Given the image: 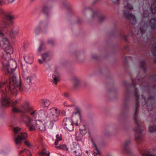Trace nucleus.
Listing matches in <instances>:
<instances>
[{
	"label": "nucleus",
	"mask_w": 156,
	"mask_h": 156,
	"mask_svg": "<svg viewBox=\"0 0 156 156\" xmlns=\"http://www.w3.org/2000/svg\"><path fill=\"white\" fill-rule=\"evenodd\" d=\"M0 48L4 50L9 56L10 54L13 53L12 48L9 41L6 37L4 36L0 37Z\"/></svg>",
	"instance_id": "f257e3e1"
},
{
	"label": "nucleus",
	"mask_w": 156,
	"mask_h": 156,
	"mask_svg": "<svg viewBox=\"0 0 156 156\" xmlns=\"http://www.w3.org/2000/svg\"><path fill=\"white\" fill-rule=\"evenodd\" d=\"M21 85V79L17 78L16 76L10 78L9 87L10 90H14L16 91L20 90Z\"/></svg>",
	"instance_id": "f03ea898"
},
{
	"label": "nucleus",
	"mask_w": 156,
	"mask_h": 156,
	"mask_svg": "<svg viewBox=\"0 0 156 156\" xmlns=\"http://www.w3.org/2000/svg\"><path fill=\"white\" fill-rule=\"evenodd\" d=\"M133 6L129 3L124 5V9L122 12L123 16L124 17L129 20L130 21L132 20L134 21H136L135 16L129 12V10H132L133 9Z\"/></svg>",
	"instance_id": "7ed1b4c3"
},
{
	"label": "nucleus",
	"mask_w": 156,
	"mask_h": 156,
	"mask_svg": "<svg viewBox=\"0 0 156 156\" xmlns=\"http://www.w3.org/2000/svg\"><path fill=\"white\" fill-rule=\"evenodd\" d=\"M66 150L75 154L76 156L80 155L82 153L81 149L79 145L75 143L68 145L66 147Z\"/></svg>",
	"instance_id": "20e7f679"
},
{
	"label": "nucleus",
	"mask_w": 156,
	"mask_h": 156,
	"mask_svg": "<svg viewBox=\"0 0 156 156\" xmlns=\"http://www.w3.org/2000/svg\"><path fill=\"white\" fill-rule=\"evenodd\" d=\"M139 105L138 104V102L136 100V108L134 114V119L136 125V127L135 129V130L137 133H141L142 132V129L140 125V121L138 119L137 114V112L139 109Z\"/></svg>",
	"instance_id": "39448f33"
},
{
	"label": "nucleus",
	"mask_w": 156,
	"mask_h": 156,
	"mask_svg": "<svg viewBox=\"0 0 156 156\" xmlns=\"http://www.w3.org/2000/svg\"><path fill=\"white\" fill-rule=\"evenodd\" d=\"M60 114V111L56 108L52 111L50 116V125L52 127H56L58 125V116Z\"/></svg>",
	"instance_id": "423d86ee"
},
{
	"label": "nucleus",
	"mask_w": 156,
	"mask_h": 156,
	"mask_svg": "<svg viewBox=\"0 0 156 156\" xmlns=\"http://www.w3.org/2000/svg\"><path fill=\"white\" fill-rule=\"evenodd\" d=\"M28 137L27 133L25 132H21L14 138V140L16 144H21L22 143L21 141L25 140Z\"/></svg>",
	"instance_id": "0eeeda50"
},
{
	"label": "nucleus",
	"mask_w": 156,
	"mask_h": 156,
	"mask_svg": "<svg viewBox=\"0 0 156 156\" xmlns=\"http://www.w3.org/2000/svg\"><path fill=\"white\" fill-rule=\"evenodd\" d=\"M13 63L11 64L10 65L9 64H6V69L7 70L8 73L10 74H13V72L15 70L16 68V65L15 62L13 61Z\"/></svg>",
	"instance_id": "6e6552de"
},
{
	"label": "nucleus",
	"mask_w": 156,
	"mask_h": 156,
	"mask_svg": "<svg viewBox=\"0 0 156 156\" xmlns=\"http://www.w3.org/2000/svg\"><path fill=\"white\" fill-rule=\"evenodd\" d=\"M28 119V123L27 125L29 127V130L30 131L35 130L36 129V125L35 126L33 123V119H30L29 117L27 118Z\"/></svg>",
	"instance_id": "1a4fd4ad"
},
{
	"label": "nucleus",
	"mask_w": 156,
	"mask_h": 156,
	"mask_svg": "<svg viewBox=\"0 0 156 156\" xmlns=\"http://www.w3.org/2000/svg\"><path fill=\"white\" fill-rule=\"evenodd\" d=\"M36 126L42 130L44 131L46 130L44 124L40 120L36 121Z\"/></svg>",
	"instance_id": "9d476101"
},
{
	"label": "nucleus",
	"mask_w": 156,
	"mask_h": 156,
	"mask_svg": "<svg viewBox=\"0 0 156 156\" xmlns=\"http://www.w3.org/2000/svg\"><path fill=\"white\" fill-rule=\"evenodd\" d=\"M79 130L80 133L81 134L84 135L86 134L88 131L90 134V132L88 129H87V127L85 125H82L80 127Z\"/></svg>",
	"instance_id": "9b49d317"
},
{
	"label": "nucleus",
	"mask_w": 156,
	"mask_h": 156,
	"mask_svg": "<svg viewBox=\"0 0 156 156\" xmlns=\"http://www.w3.org/2000/svg\"><path fill=\"white\" fill-rule=\"evenodd\" d=\"M148 131L151 133L156 131V121L155 120L152 122V125L149 127Z\"/></svg>",
	"instance_id": "f8f14e48"
},
{
	"label": "nucleus",
	"mask_w": 156,
	"mask_h": 156,
	"mask_svg": "<svg viewBox=\"0 0 156 156\" xmlns=\"http://www.w3.org/2000/svg\"><path fill=\"white\" fill-rule=\"evenodd\" d=\"M149 24L152 29H154L156 27V20L154 19L151 20Z\"/></svg>",
	"instance_id": "ddd939ff"
},
{
	"label": "nucleus",
	"mask_w": 156,
	"mask_h": 156,
	"mask_svg": "<svg viewBox=\"0 0 156 156\" xmlns=\"http://www.w3.org/2000/svg\"><path fill=\"white\" fill-rule=\"evenodd\" d=\"M151 51L154 56V60L156 62V44L152 47Z\"/></svg>",
	"instance_id": "4468645a"
},
{
	"label": "nucleus",
	"mask_w": 156,
	"mask_h": 156,
	"mask_svg": "<svg viewBox=\"0 0 156 156\" xmlns=\"http://www.w3.org/2000/svg\"><path fill=\"white\" fill-rule=\"evenodd\" d=\"M72 80L74 83V87L75 88L78 87L80 84L79 81L75 77L73 78Z\"/></svg>",
	"instance_id": "2eb2a0df"
},
{
	"label": "nucleus",
	"mask_w": 156,
	"mask_h": 156,
	"mask_svg": "<svg viewBox=\"0 0 156 156\" xmlns=\"http://www.w3.org/2000/svg\"><path fill=\"white\" fill-rule=\"evenodd\" d=\"M5 52L6 53L4 54L3 55V58L5 60H8L10 59L11 58V55L12 53L10 54L9 56L8 54H7L6 52Z\"/></svg>",
	"instance_id": "dca6fc26"
},
{
	"label": "nucleus",
	"mask_w": 156,
	"mask_h": 156,
	"mask_svg": "<svg viewBox=\"0 0 156 156\" xmlns=\"http://www.w3.org/2000/svg\"><path fill=\"white\" fill-rule=\"evenodd\" d=\"M66 128L69 131H72L73 130V125L72 123L66 124Z\"/></svg>",
	"instance_id": "f3484780"
},
{
	"label": "nucleus",
	"mask_w": 156,
	"mask_h": 156,
	"mask_svg": "<svg viewBox=\"0 0 156 156\" xmlns=\"http://www.w3.org/2000/svg\"><path fill=\"white\" fill-rule=\"evenodd\" d=\"M21 130V128L18 127H14L13 129V131L16 135Z\"/></svg>",
	"instance_id": "a211bd4d"
},
{
	"label": "nucleus",
	"mask_w": 156,
	"mask_h": 156,
	"mask_svg": "<svg viewBox=\"0 0 156 156\" xmlns=\"http://www.w3.org/2000/svg\"><path fill=\"white\" fill-rule=\"evenodd\" d=\"M18 34V32L16 30H12L11 31V35L12 37H15Z\"/></svg>",
	"instance_id": "6ab92c4d"
},
{
	"label": "nucleus",
	"mask_w": 156,
	"mask_h": 156,
	"mask_svg": "<svg viewBox=\"0 0 156 156\" xmlns=\"http://www.w3.org/2000/svg\"><path fill=\"white\" fill-rule=\"evenodd\" d=\"M105 20V17L103 16H100L98 18V21L99 23H101L104 21Z\"/></svg>",
	"instance_id": "aec40b11"
},
{
	"label": "nucleus",
	"mask_w": 156,
	"mask_h": 156,
	"mask_svg": "<svg viewBox=\"0 0 156 156\" xmlns=\"http://www.w3.org/2000/svg\"><path fill=\"white\" fill-rule=\"evenodd\" d=\"M49 56V55L48 53H45L42 55V57L44 61H45L46 57Z\"/></svg>",
	"instance_id": "412c9836"
},
{
	"label": "nucleus",
	"mask_w": 156,
	"mask_h": 156,
	"mask_svg": "<svg viewBox=\"0 0 156 156\" xmlns=\"http://www.w3.org/2000/svg\"><path fill=\"white\" fill-rule=\"evenodd\" d=\"M6 19L9 20H13L14 18V17L13 16L10 15H8L6 16Z\"/></svg>",
	"instance_id": "4be33fe9"
},
{
	"label": "nucleus",
	"mask_w": 156,
	"mask_h": 156,
	"mask_svg": "<svg viewBox=\"0 0 156 156\" xmlns=\"http://www.w3.org/2000/svg\"><path fill=\"white\" fill-rule=\"evenodd\" d=\"M53 80H54V82L55 84H57V82L59 80L58 78V77H56V76H55L54 77Z\"/></svg>",
	"instance_id": "5701e85b"
},
{
	"label": "nucleus",
	"mask_w": 156,
	"mask_h": 156,
	"mask_svg": "<svg viewBox=\"0 0 156 156\" xmlns=\"http://www.w3.org/2000/svg\"><path fill=\"white\" fill-rule=\"evenodd\" d=\"M98 14L96 12H94L92 15V18L94 19L98 18Z\"/></svg>",
	"instance_id": "b1692460"
},
{
	"label": "nucleus",
	"mask_w": 156,
	"mask_h": 156,
	"mask_svg": "<svg viewBox=\"0 0 156 156\" xmlns=\"http://www.w3.org/2000/svg\"><path fill=\"white\" fill-rule=\"evenodd\" d=\"M130 143V140H128L127 141H126L125 143L124 144V148H127V147L129 145V144Z\"/></svg>",
	"instance_id": "393cba45"
},
{
	"label": "nucleus",
	"mask_w": 156,
	"mask_h": 156,
	"mask_svg": "<svg viewBox=\"0 0 156 156\" xmlns=\"http://www.w3.org/2000/svg\"><path fill=\"white\" fill-rule=\"evenodd\" d=\"M124 150L128 154H130L131 153V151L129 149L127 148H124Z\"/></svg>",
	"instance_id": "a878e982"
},
{
	"label": "nucleus",
	"mask_w": 156,
	"mask_h": 156,
	"mask_svg": "<svg viewBox=\"0 0 156 156\" xmlns=\"http://www.w3.org/2000/svg\"><path fill=\"white\" fill-rule=\"evenodd\" d=\"M13 112H20L21 111L16 108L15 107H13L12 108V110Z\"/></svg>",
	"instance_id": "bb28decb"
},
{
	"label": "nucleus",
	"mask_w": 156,
	"mask_h": 156,
	"mask_svg": "<svg viewBox=\"0 0 156 156\" xmlns=\"http://www.w3.org/2000/svg\"><path fill=\"white\" fill-rule=\"evenodd\" d=\"M146 26L144 25L143 27H141L140 29V31L142 33H144L145 31V29L146 28Z\"/></svg>",
	"instance_id": "cd10ccee"
},
{
	"label": "nucleus",
	"mask_w": 156,
	"mask_h": 156,
	"mask_svg": "<svg viewBox=\"0 0 156 156\" xmlns=\"http://www.w3.org/2000/svg\"><path fill=\"white\" fill-rule=\"evenodd\" d=\"M44 105L46 107H48L49 105V103L48 101H44Z\"/></svg>",
	"instance_id": "c85d7f7f"
},
{
	"label": "nucleus",
	"mask_w": 156,
	"mask_h": 156,
	"mask_svg": "<svg viewBox=\"0 0 156 156\" xmlns=\"http://www.w3.org/2000/svg\"><path fill=\"white\" fill-rule=\"evenodd\" d=\"M135 95L136 98L138 99L139 97V95L136 89L135 90Z\"/></svg>",
	"instance_id": "c756f323"
},
{
	"label": "nucleus",
	"mask_w": 156,
	"mask_h": 156,
	"mask_svg": "<svg viewBox=\"0 0 156 156\" xmlns=\"http://www.w3.org/2000/svg\"><path fill=\"white\" fill-rule=\"evenodd\" d=\"M114 4H117L119 2V0H111Z\"/></svg>",
	"instance_id": "7c9ffc66"
},
{
	"label": "nucleus",
	"mask_w": 156,
	"mask_h": 156,
	"mask_svg": "<svg viewBox=\"0 0 156 156\" xmlns=\"http://www.w3.org/2000/svg\"><path fill=\"white\" fill-rule=\"evenodd\" d=\"M25 144L28 147H30V144L27 141H25L24 142Z\"/></svg>",
	"instance_id": "2f4dec72"
},
{
	"label": "nucleus",
	"mask_w": 156,
	"mask_h": 156,
	"mask_svg": "<svg viewBox=\"0 0 156 156\" xmlns=\"http://www.w3.org/2000/svg\"><path fill=\"white\" fill-rule=\"evenodd\" d=\"M27 82L28 83H30L31 81V79L30 77H27L26 79Z\"/></svg>",
	"instance_id": "473e14b6"
},
{
	"label": "nucleus",
	"mask_w": 156,
	"mask_h": 156,
	"mask_svg": "<svg viewBox=\"0 0 156 156\" xmlns=\"http://www.w3.org/2000/svg\"><path fill=\"white\" fill-rule=\"evenodd\" d=\"M145 65V63L143 61L141 62L140 66L141 67H144Z\"/></svg>",
	"instance_id": "72a5a7b5"
},
{
	"label": "nucleus",
	"mask_w": 156,
	"mask_h": 156,
	"mask_svg": "<svg viewBox=\"0 0 156 156\" xmlns=\"http://www.w3.org/2000/svg\"><path fill=\"white\" fill-rule=\"evenodd\" d=\"M3 101L4 102H7L8 104H9V102L8 101V99L6 98H4L3 100Z\"/></svg>",
	"instance_id": "f704fd0d"
},
{
	"label": "nucleus",
	"mask_w": 156,
	"mask_h": 156,
	"mask_svg": "<svg viewBox=\"0 0 156 156\" xmlns=\"http://www.w3.org/2000/svg\"><path fill=\"white\" fill-rule=\"evenodd\" d=\"M56 140L58 139L59 140V141L60 140H62L61 139V138L60 137H58V135H56Z\"/></svg>",
	"instance_id": "c9c22d12"
},
{
	"label": "nucleus",
	"mask_w": 156,
	"mask_h": 156,
	"mask_svg": "<svg viewBox=\"0 0 156 156\" xmlns=\"http://www.w3.org/2000/svg\"><path fill=\"white\" fill-rule=\"evenodd\" d=\"M64 146H65L66 147H66V145H65V146H58V147H56L57 148L62 149V147H64Z\"/></svg>",
	"instance_id": "e433bc0d"
},
{
	"label": "nucleus",
	"mask_w": 156,
	"mask_h": 156,
	"mask_svg": "<svg viewBox=\"0 0 156 156\" xmlns=\"http://www.w3.org/2000/svg\"><path fill=\"white\" fill-rule=\"evenodd\" d=\"M58 141L59 140L58 139L56 140L55 142V145H57L58 144Z\"/></svg>",
	"instance_id": "4c0bfd02"
},
{
	"label": "nucleus",
	"mask_w": 156,
	"mask_h": 156,
	"mask_svg": "<svg viewBox=\"0 0 156 156\" xmlns=\"http://www.w3.org/2000/svg\"><path fill=\"white\" fill-rule=\"evenodd\" d=\"M5 83L2 82L0 83V87H1L3 86L4 84Z\"/></svg>",
	"instance_id": "58836bf2"
},
{
	"label": "nucleus",
	"mask_w": 156,
	"mask_h": 156,
	"mask_svg": "<svg viewBox=\"0 0 156 156\" xmlns=\"http://www.w3.org/2000/svg\"><path fill=\"white\" fill-rule=\"evenodd\" d=\"M92 58L94 59H96L98 58V56L96 55H93Z\"/></svg>",
	"instance_id": "ea45409f"
},
{
	"label": "nucleus",
	"mask_w": 156,
	"mask_h": 156,
	"mask_svg": "<svg viewBox=\"0 0 156 156\" xmlns=\"http://www.w3.org/2000/svg\"><path fill=\"white\" fill-rule=\"evenodd\" d=\"M42 46L41 45H40V47L39 48H38V51H40V52H41V50L42 49Z\"/></svg>",
	"instance_id": "a19ab883"
},
{
	"label": "nucleus",
	"mask_w": 156,
	"mask_h": 156,
	"mask_svg": "<svg viewBox=\"0 0 156 156\" xmlns=\"http://www.w3.org/2000/svg\"><path fill=\"white\" fill-rule=\"evenodd\" d=\"M17 103V100H16L15 101L12 102L13 105H14L16 104Z\"/></svg>",
	"instance_id": "79ce46f5"
},
{
	"label": "nucleus",
	"mask_w": 156,
	"mask_h": 156,
	"mask_svg": "<svg viewBox=\"0 0 156 156\" xmlns=\"http://www.w3.org/2000/svg\"><path fill=\"white\" fill-rule=\"evenodd\" d=\"M46 152L45 151H43L42 152V154L44 155H46Z\"/></svg>",
	"instance_id": "37998d69"
},
{
	"label": "nucleus",
	"mask_w": 156,
	"mask_h": 156,
	"mask_svg": "<svg viewBox=\"0 0 156 156\" xmlns=\"http://www.w3.org/2000/svg\"><path fill=\"white\" fill-rule=\"evenodd\" d=\"M48 43L49 44H53V43L52 41L51 40L49 41H48Z\"/></svg>",
	"instance_id": "c03bdc74"
},
{
	"label": "nucleus",
	"mask_w": 156,
	"mask_h": 156,
	"mask_svg": "<svg viewBox=\"0 0 156 156\" xmlns=\"http://www.w3.org/2000/svg\"><path fill=\"white\" fill-rule=\"evenodd\" d=\"M100 0H94L93 2L94 3H95L98 2V1H99Z\"/></svg>",
	"instance_id": "a18cd8bd"
},
{
	"label": "nucleus",
	"mask_w": 156,
	"mask_h": 156,
	"mask_svg": "<svg viewBox=\"0 0 156 156\" xmlns=\"http://www.w3.org/2000/svg\"><path fill=\"white\" fill-rule=\"evenodd\" d=\"M39 62L40 63H43V62L41 59H39Z\"/></svg>",
	"instance_id": "49530a36"
},
{
	"label": "nucleus",
	"mask_w": 156,
	"mask_h": 156,
	"mask_svg": "<svg viewBox=\"0 0 156 156\" xmlns=\"http://www.w3.org/2000/svg\"><path fill=\"white\" fill-rule=\"evenodd\" d=\"M140 138V136H136V140L139 139Z\"/></svg>",
	"instance_id": "de8ad7c7"
},
{
	"label": "nucleus",
	"mask_w": 156,
	"mask_h": 156,
	"mask_svg": "<svg viewBox=\"0 0 156 156\" xmlns=\"http://www.w3.org/2000/svg\"><path fill=\"white\" fill-rule=\"evenodd\" d=\"M9 2L12 3L14 1V0H9Z\"/></svg>",
	"instance_id": "09e8293b"
},
{
	"label": "nucleus",
	"mask_w": 156,
	"mask_h": 156,
	"mask_svg": "<svg viewBox=\"0 0 156 156\" xmlns=\"http://www.w3.org/2000/svg\"><path fill=\"white\" fill-rule=\"evenodd\" d=\"M95 148L97 150V151L99 153V150H98V148H97V147L96 146H95Z\"/></svg>",
	"instance_id": "8fccbe9b"
},
{
	"label": "nucleus",
	"mask_w": 156,
	"mask_h": 156,
	"mask_svg": "<svg viewBox=\"0 0 156 156\" xmlns=\"http://www.w3.org/2000/svg\"><path fill=\"white\" fill-rule=\"evenodd\" d=\"M35 111H34L33 112H32L31 113V115H33L35 113Z\"/></svg>",
	"instance_id": "3c124183"
},
{
	"label": "nucleus",
	"mask_w": 156,
	"mask_h": 156,
	"mask_svg": "<svg viewBox=\"0 0 156 156\" xmlns=\"http://www.w3.org/2000/svg\"><path fill=\"white\" fill-rule=\"evenodd\" d=\"M44 43L43 42H42L41 43V45L42 47Z\"/></svg>",
	"instance_id": "603ef678"
},
{
	"label": "nucleus",
	"mask_w": 156,
	"mask_h": 156,
	"mask_svg": "<svg viewBox=\"0 0 156 156\" xmlns=\"http://www.w3.org/2000/svg\"><path fill=\"white\" fill-rule=\"evenodd\" d=\"M76 124V126H78V125H78V123H77H77H76V124Z\"/></svg>",
	"instance_id": "864d4df0"
},
{
	"label": "nucleus",
	"mask_w": 156,
	"mask_h": 156,
	"mask_svg": "<svg viewBox=\"0 0 156 156\" xmlns=\"http://www.w3.org/2000/svg\"><path fill=\"white\" fill-rule=\"evenodd\" d=\"M127 58V59H129H129H130L131 58H130V57H127V58Z\"/></svg>",
	"instance_id": "5fc2aeb1"
},
{
	"label": "nucleus",
	"mask_w": 156,
	"mask_h": 156,
	"mask_svg": "<svg viewBox=\"0 0 156 156\" xmlns=\"http://www.w3.org/2000/svg\"><path fill=\"white\" fill-rule=\"evenodd\" d=\"M94 147H95V146H96V145L95 144H94Z\"/></svg>",
	"instance_id": "6e6d98bb"
},
{
	"label": "nucleus",
	"mask_w": 156,
	"mask_h": 156,
	"mask_svg": "<svg viewBox=\"0 0 156 156\" xmlns=\"http://www.w3.org/2000/svg\"><path fill=\"white\" fill-rule=\"evenodd\" d=\"M155 119V121H156V117L155 118V119Z\"/></svg>",
	"instance_id": "4d7b16f0"
},
{
	"label": "nucleus",
	"mask_w": 156,
	"mask_h": 156,
	"mask_svg": "<svg viewBox=\"0 0 156 156\" xmlns=\"http://www.w3.org/2000/svg\"><path fill=\"white\" fill-rule=\"evenodd\" d=\"M124 1H127L128 0H124Z\"/></svg>",
	"instance_id": "13d9d810"
},
{
	"label": "nucleus",
	"mask_w": 156,
	"mask_h": 156,
	"mask_svg": "<svg viewBox=\"0 0 156 156\" xmlns=\"http://www.w3.org/2000/svg\"><path fill=\"white\" fill-rule=\"evenodd\" d=\"M48 156H49V154H48Z\"/></svg>",
	"instance_id": "bf43d9fd"
},
{
	"label": "nucleus",
	"mask_w": 156,
	"mask_h": 156,
	"mask_svg": "<svg viewBox=\"0 0 156 156\" xmlns=\"http://www.w3.org/2000/svg\"><path fill=\"white\" fill-rule=\"evenodd\" d=\"M1 3H2L0 2V4H1Z\"/></svg>",
	"instance_id": "052dcab7"
},
{
	"label": "nucleus",
	"mask_w": 156,
	"mask_h": 156,
	"mask_svg": "<svg viewBox=\"0 0 156 156\" xmlns=\"http://www.w3.org/2000/svg\"><path fill=\"white\" fill-rule=\"evenodd\" d=\"M23 151H21V152H22Z\"/></svg>",
	"instance_id": "680f3d73"
}]
</instances>
